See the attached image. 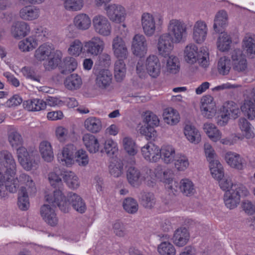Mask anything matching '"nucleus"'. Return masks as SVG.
<instances>
[{"mask_svg": "<svg viewBox=\"0 0 255 255\" xmlns=\"http://www.w3.org/2000/svg\"><path fill=\"white\" fill-rule=\"evenodd\" d=\"M76 151V146L73 144H68L62 149L61 153L58 155V161L63 165L71 166L74 162V156Z\"/></svg>", "mask_w": 255, "mask_h": 255, "instance_id": "11", "label": "nucleus"}, {"mask_svg": "<svg viewBox=\"0 0 255 255\" xmlns=\"http://www.w3.org/2000/svg\"><path fill=\"white\" fill-rule=\"evenodd\" d=\"M68 51L71 55L79 56L81 53H84V43L79 39H75L70 43Z\"/></svg>", "mask_w": 255, "mask_h": 255, "instance_id": "50", "label": "nucleus"}, {"mask_svg": "<svg viewBox=\"0 0 255 255\" xmlns=\"http://www.w3.org/2000/svg\"><path fill=\"white\" fill-rule=\"evenodd\" d=\"M55 132L57 140L60 142H65L70 136L68 129L62 126L57 127Z\"/></svg>", "mask_w": 255, "mask_h": 255, "instance_id": "59", "label": "nucleus"}, {"mask_svg": "<svg viewBox=\"0 0 255 255\" xmlns=\"http://www.w3.org/2000/svg\"><path fill=\"white\" fill-rule=\"evenodd\" d=\"M250 192L243 184H238L232 189L227 191L224 194V202L226 207L229 209L237 207L241 202V198L248 197Z\"/></svg>", "mask_w": 255, "mask_h": 255, "instance_id": "4", "label": "nucleus"}, {"mask_svg": "<svg viewBox=\"0 0 255 255\" xmlns=\"http://www.w3.org/2000/svg\"><path fill=\"white\" fill-rule=\"evenodd\" d=\"M198 52V48L196 45L190 44L187 45L184 50L186 61L191 64L196 62L197 59Z\"/></svg>", "mask_w": 255, "mask_h": 255, "instance_id": "44", "label": "nucleus"}, {"mask_svg": "<svg viewBox=\"0 0 255 255\" xmlns=\"http://www.w3.org/2000/svg\"><path fill=\"white\" fill-rule=\"evenodd\" d=\"M64 174V171H61L59 169L56 168L54 172H52L49 174L48 179L51 185L54 188H58L55 191H60L62 185V181L61 177Z\"/></svg>", "mask_w": 255, "mask_h": 255, "instance_id": "32", "label": "nucleus"}, {"mask_svg": "<svg viewBox=\"0 0 255 255\" xmlns=\"http://www.w3.org/2000/svg\"><path fill=\"white\" fill-rule=\"evenodd\" d=\"M123 207L127 212L133 214L137 212L138 205L136 200L134 199L127 198L123 202Z\"/></svg>", "mask_w": 255, "mask_h": 255, "instance_id": "57", "label": "nucleus"}, {"mask_svg": "<svg viewBox=\"0 0 255 255\" xmlns=\"http://www.w3.org/2000/svg\"><path fill=\"white\" fill-rule=\"evenodd\" d=\"M209 168L212 176L214 179H220L224 177L223 167L220 161L214 160L209 162Z\"/></svg>", "mask_w": 255, "mask_h": 255, "instance_id": "42", "label": "nucleus"}, {"mask_svg": "<svg viewBox=\"0 0 255 255\" xmlns=\"http://www.w3.org/2000/svg\"><path fill=\"white\" fill-rule=\"evenodd\" d=\"M93 23L95 31L99 34L108 36L111 33L112 27L108 19L104 16L98 15L93 19Z\"/></svg>", "mask_w": 255, "mask_h": 255, "instance_id": "10", "label": "nucleus"}, {"mask_svg": "<svg viewBox=\"0 0 255 255\" xmlns=\"http://www.w3.org/2000/svg\"><path fill=\"white\" fill-rule=\"evenodd\" d=\"M48 61L47 63L45 64V67L46 69L50 70L55 68L61 61V55L57 54L56 55L55 53L52 54V55L47 58Z\"/></svg>", "mask_w": 255, "mask_h": 255, "instance_id": "61", "label": "nucleus"}, {"mask_svg": "<svg viewBox=\"0 0 255 255\" xmlns=\"http://www.w3.org/2000/svg\"><path fill=\"white\" fill-rule=\"evenodd\" d=\"M75 25L81 30H86L89 28L91 21L88 15L81 13L76 15L74 19Z\"/></svg>", "mask_w": 255, "mask_h": 255, "instance_id": "43", "label": "nucleus"}, {"mask_svg": "<svg viewBox=\"0 0 255 255\" xmlns=\"http://www.w3.org/2000/svg\"><path fill=\"white\" fill-rule=\"evenodd\" d=\"M104 149L105 152L109 156H112L114 158L118 152L117 143L112 139H108L105 141Z\"/></svg>", "mask_w": 255, "mask_h": 255, "instance_id": "54", "label": "nucleus"}, {"mask_svg": "<svg viewBox=\"0 0 255 255\" xmlns=\"http://www.w3.org/2000/svg\"><path fill=\"white\" fill-rule=\"evenodd\" d=\"M66 9L71 11L80 10L83 6V0H63Z\"/></svg>", "mask_w": 255, "mask_h": 255, "instance_id": "56", "label": "nucleus"}, {"mask_svg": "<svg viewBox=\"0 0 255 255\" xmlns=\"http://www.w3.org/2000/svg\"><path fill=\"white\" fill-rule=\"evenodd\" d=\"M123 143L124 149L128 155L134 156L136 154L137 152V147L132 138L126 137L124 138Z\"/></svg>", "mask_w": 255, "mask_h": 255, "instance_id": "53", "label": "nucleus"}, {"mask_svg": "<svg viewBox=\"0 0 255 255\" xmlns=\"http://www.w3.org/2000/svg\"><path fill=\"white\" fill-rule=\"evenodd\" d=\"M200 110L202 115L207 119L214 117L217 107L214 98L210 95L202 97L200 100Z\"/></svg>", "mask_w": 255, "mask_h": 255, "instance_id": "9", "label": "nucleus"}, {"mask_svg": "<svg viewBox=\"0 0 255 255\" xmlns=\"http://www.w3.org/2000/svg\"><path fill=\"white\" fill-rule=\"evenodd\" d=\"M189 161L188 157L184 155H180L174 162L175 168L178 171H184L189 166Z\"/></svg>", "mask_w": 255, "mask_h": 255, "instance_id": "55", "label": "nucleus"}, {"mask_svg": "<svg viewBox=\"0 0 255 255\" xmlns=\"http://www.w3.org/2000/svg\"><path fill=\"white\" fill-rule=\"evenodd\" d=\"M141 24L144 32L147 36L153 34L155 30V23L152 15L144 13L141 17Z\"/></svg>", "mask_w": 255, "mask_h": 255, "instance_id": "22", "label": "nucleus"}, {"mask_svg": "<svg viewBox=\"0 0 255 255\" xmlns=\"http://www.w3.org/2000/svg\"><path fill=\"white\" fill-rule=\"evenodd\" d=\"M190 239L188 230L184 227L177 229L174 233L173 242L176 246L182 247L186 245Z\"/></svg>", "mask_w": 255, "mask_h": 255, "instance_id": "18", "label": "nucleus"}, {"mask_svg": "<svg viewBox=\"0 0 255 255\" xmlns=\"http://www.w3.org/2000/svg\"><path fill=\"white\" fill-rule=\"evenodd\" d=\"M238 127L243 135L247 139H252L255 137V128L248 120L241 118L238 120Z\"/></svg>", "mask_w": 255, "mask_h": 255, "instance_id": "25", "label": "nucleus"}, {"mask_svg": "<svg viewBox=\"0 0 255 255\" xmlns=\"http://www.w3.org/2000/svg\"><path fill=\"white\" fill-rule=\"evenodd\" d=\"M39 9L34 6H25L19 12L20 16L26 20H32L39 16Z\"/></svg>", "mask_w": 255, "mask_h": 255, "instance_id": "33", "label": "nucleus"}, {"mask_svg": "<svg viewBox=\"0 0 255 255\" xmlns=\"http://www.w3.org/2000/svg\"><path fill=\"white\" fill-rule=\"evenodd\" d=\"M105 43L100 37L96 36L84 42V53L88 56H97L102 53Z\"/></svg>", "mask_w": 255, "mask_h": 255, "instance_id": "7", "label": "nucleus"}, {"mask_svg": "<svg viewBox=\"0 0 255 255\" xmlns=\"http://www.w3.org/2000/svg\"><path fill=\"white\" fill-rule=\"evenodd\" d=\"M83 141L87 150L90 153L98 152L100 143L96 137L90 133H86L83 136Z\"/></svg>", "mask_w": 255, "mask_h": 255, "instance_id": "28", "label": "nucleus"}, {"mask_svg": "<svg viewBox=\"0 0 255 255\" xmlns=\"http://www.w3.org/2000/svg\"><path fill=\"white\" fill-rule=\"evenodd\" d=\"M228 24V14L225 10H220L215 15L214 20L213 28L218 33L221 31L220 28L226 26Z\"/></svg>", "mask_w": 255, "mask_h": 255, "instance_id": "38", "label": "nucleus"}, {"mask_svg": "<svg viewBox=\"0 0 255 255\" xmlns=\"http://www.w3.org/2000/svg\"><path fill=\"white\" fill-rule=\"evenodd\" d=\"M178 189L185 196L190 197L196 193V187L189 178H184L180 180Z\"/></svg>", "mask_w": 255, "mask_h": 255, "instance_id": "20", "label": "nucleus"}, {"mask_svg": "<svg viewBox=\"0 0 255 255\" xmlns=\"http://www.w3.org/2000/svg\"><path fill=\"white\" fill-rule=\"evenodd\" d=\"M21 71L22 75L26 78L39 82L40 77L36 74L34 70L32 68L25 66L21 69Z\"/></svg>", "mask_w": 255, "mask_h": 255, "instance_id": "62", "label": "nucleus"}, {"mask_svg": "<svg viewBox=\"0 0 255 255\" xmlns=\"http://www.w3.org/2000/svg\"><path fill=\"white\" fill-rule=\"evenodd\" d=\"M109 170L110 174L114 177H119L122 173L123 169V163L120 160H116L112 158L110 161Z\"/></svg>", "mask_w": 255, "mask_h": 255, "instance_id": "49", "label": "nucleus"}, {"mask_svg": "<svg viewBox=\"0 0 255 255\" xmlns=\"http://www.w3.org/2000/svg\"><path fill=\"white\" fill-rule=\"evenodd\" d=\"M85 128L92 133H98L102 129V125L100 119L96 117H89L84 122Z\"/></svg>", "mask_w": 255, "mask_h": 255, "instance_id": "39", "label": "nucleus"}, {"mask_svg": "<svg viewBox=\"0 0 255 255\" xmlns=\"http://www.w3.org/2000/svg\"><path fill=\"white\" fill-rule=\"evenodd\" d=\"M141 202L145 208H152L155 204L154 196L151 193H144L141 196Z\"/></svg>", "mask_w": 255, "mask_h": 255, "instance_id": "63", "label": "nucleus"}, {"mask_svg": "<svg viewBox=\"0 0 255 255\" xmlns=\"http://www.w3.org/2000/svg\"><path fill=\"white\" fill-rule=\"evenodd\" d=\"M164 237L160 238V255H175L174 246L168 241H164Z\"/></svg>", "mask_w": 255, "mask_h": 255, "instance_id": "52", "label": "nucleus"}, {"mask_svg": "<svg viewBox=\"0 0 255 255\" xmlns=\"http://www.w3.org/2000/svg\"><path fill=\"white\" fill-rule=\"evenodd\" d=\"M45 200L53 206H57L64 213H67L70 209L71 205L74 209L80 213H84L87 209L83 199L78 195L72 192L69 193L67 198L60 191L53 192V195H46Z\"/></svg>", "mask_w": 255, "mask_h": 255, "instance_id": "1", "label": "nucleus"}, {"mask_svg": "<svg viewBox=\"0 0 255 255\" xmlns=\"http://www.w3.org/2000/svg\"><path fill=\"white\" fill-rule=\"evenodd\" d=\"M96 75V83L100 88H106L112 82V74L108 69H101Z\"/></svg>", "mask_w": 255, "mask_h": 255, "instance_id": "26", "label": "nucleus"}, {"mask_svg": "<svg viewBox=\"0 0 255 255\" xmlns=\"http://www.w3.org/2000/svg\"><path fill=\"white\" fill-rule=\"evenodd\" d=\"M37 45L36 40L33 37L29 36L20 41L18 43L19 48L22 51H29L34 49Z\"/></svg>", "mask_w": 255, "mask_h": 255, "instance_id": "47", "label": "nucleus"}, {"mask_svg": "<svg viewBox=\"0 0 255 255\" xmlns=\"http://www.w3.org/2000/svg\"><path fill=\"white\" fill-rule=\"evenodd\" d=\"M183 132L187 140L191 143L198 144L201 139L200 132L193 125L186 124L184 127Z\"/></svg>", "mask_w": 255, "mask_h": 255, "instance_id": "19", "label": "nucleus"}, {"mask_svg": "<svg viewBox=\"0 0 255 255\" xmlns=\"http://www.w3.org/2000/svg\"><path fill=\"white\" fill-rule=\"evenodd\" d=\"M141 153L144 159L150 162H156L159 159V148L151 141L142 147Z\"/></svg>", "mask_w": 255, "mask_h": 255, "instance_id": "15", "label": "nucleus"}, {"mask_svg": "<svg viewBox=\"0 0 255 255\" xmlns=\"http://www.w3.org/2000/svg\"><path fill=\"white\" fill-rule=\"evenodd\" d=\"M197 61L202 67H206L209 64V49L206 47H202L198 52Z\"/></svg>", "mask_w": 255, "mask_h": 255, "instance_id": "51", "label": "nucleus"}, {"mask_svg": "<svg viewBox=\"0 0 255 255\" xmlns=\"http://www.w3.org/2000/svg\"><path fill=\"white\" fill-rule=\"evenodd\" d=\"M242 48L247 55H254L255 53V38L250 33L246 34L242 41Z\"/></svg>", "mask_w": 255, "mask_h": 255, "instance_id": "37", "label": "nucleus"}, {"mask_svg": "<svg viewBox=\"0 0 255 255\" xmlns=\"http://www.w3.org/2000/svg\"><path fill=\"white\" fill-rule=\"evenodd\" d=\"M131 49L134 55L143 57L147 51V45L145 37L140 34H135L133 38Z\"/></svg>", "mask_w": 255, "mask_h": 255, "instance_id": "12", "label": "nucleus"}, {"mask_svg": "<svg viewBox=\"0 0 255 255\" xmlns=\"http://www.w3.org/2000/svg\"><path fill=\"white\" fill-rule=\"evenodd\" d=\"M82 84V80L77 74H72L67 77L64 81L65 87L70 90L79 88Z\"/></svg>", "mask_w": 255, "mask_h": 255, "instance_id": "45", "label": "nucleus"}, {"mask_svg": "<svg viewBox=\"0 0 255 255\" xmlns=\"http://www.w3.org/2000/svg\"><path fill=\"white\" fill-rule=\"evenodd\" d=\"M113 50L115 56L119 59H125L127 58L128 51L124 40L118 36L113 41Z\"/></svg>", "mask_w": 255, "mask_h": 255, "instance_id": "17", "label": "nucleus"}, {"mask_svg": "<svg viewBox=\"0 0 255 255\" xmlns=\"http://www.w3.org/2000/svg\"><path fill=\"white\" fill-rule=\"evenodd\" d=\"M224 158L231 167L236 169L242 170L246 166L245 159L236 152L228 151L225 154Z\"/></svg>", "mask_w": 255, "mask_h": 255, "instance_id": "14", "label": "nucleus"}, {"mask_svg": "<svg viewBox=\"0 0 255 255\" xmlns=\"http://www.w3.org/2000/svg\"><path fill=\"white\" fill-rule=\"evenodd\" d=\"M23 107L28 111H40L46 108V104L43 100L33 99L24 101Z\"/></svg>", "mask_w": 255, "mask_h": 255, "instance_id": "31", "label": "nucleus"}, {"mask_svg": "<svg viewBox=\"0 0 255 255\" xmlns=\"http://www.w3.org/2000/svg\"><path fill=\"white\" fill-rule=\"evenodd\" d=\"M241 207L243 210L248 215H252L255 213V205L250 200H245L243 201Z\"/></svg>", "mask_w": 255, "mask_h": 255, "instance_id": "64", "label": "nucleus"}, {"mask_svg": "<svg viewBox=\"0 0 255 255\" xmlns=\"http://www.w3.org/2000/svg\"><path fill=\"white\" fill-rule=\"evenodd\" d=\"M107 15L113 21L120 23L125 19V9L121 5L111 4L106 8Z\"/></svg>", "mask_w": 255, "mask_h": 255, "instance_id": "16", "label": "nucleus"}, {"mask_svg": "<svg viewBox=\"0 0 255 255\" xmlns=\"http://www.w3.org/2000/svg\"><path fill=\"white\" fill-rule=\"evenodd\" d=\"M231 60L233 69L238 72L245 71L248 68V62L245 54L240 49L234 50L231 53Z\"/></svg>", "mask_w": 255, "mask_h": 255, "instance_id": "8", "label": "nucleus"}, {"mask_svg": "<svg viewBox=\"0 0 255 255\" xmlns=\"http://www.w3.org/2000/svg\"><path fill=\"white\" fill-rule=\"evenodd\" d=\"M11 33L15 38L25 37L30 31L29 25L24 21H17L11 27Z\"/></svg>", "mask_w": 255, "mask_h": 255, "instance_id": "24", "label": "nucleus"}, {"mask_svg": "<svg viewBox=\"0 0 255 255\" xmlns=\"http://www.w3.org/2000/svg\"><path fill=\"white\" fill-rule=\"evenodd\" d=\"M74 158L79 165L85 166L89 163V157L87 152L83 149L76 151Z\"/></svg>", "mask_w": 255, "mask_h": 255, "instance_id": "58", "label": "nucleus"}, {"mask_svg": "<svg viewBox=\"0 0 255 255\" xmlns=\"http://www.w3.org/2000/svg\"><path fill=\"white\" fill-rule=\"evenodd\" d=\"M127 175L129 183L133 187L139 186L143 180L139 171L134 167L129 168Z\"/></svg>", "mask_w": 255, "mask_h": 255, "instance_id": "40", "label": "nucleus"}, {"mask_svg": "<svg viewBox=\"0 0 255 255\" xmlns=\"http://www.w3.org/2000/svg\"><path fill=\"white\" fill-rule=\"evenodd\" d=\"M77 65V60L74 58L71 57H66L63 60L62 73L67 74L71 73L76 69Z\"/></svg>", "mask_w": 255, "mask_h": 255, "instance_id": "48", "label": "nucleus"}, {"mask_svg": "<svg viewBox=\"0 0 255 255\" xmlns=\"http://www.w3.org/2000/svg\"><path fill=\"white\" fill-rule=\"evenodd\" d=\"M165 48L166 47L160 45V60L162 63V71L167 74H176L180 69L179 59L171 54L172 50L166 52Z\"/></svg>", "mask_w": 255, "mask_h": 255, "instance_id": "6", "label": "nucleus"}, {"mask_svg": "<svg viewBox=\"0 0 255 255\" xmlns=\"http://www.w3.org/2000/svg\"><path fill=\"white\" fill-rule=\"evenodd\" d=\"M143 121L144 125L140 127V133L148 140H154L156 136V131L154 127L158 126L159 123L158 117L153 113L146 111L143 115Z\"/></svg>", "mask_w": 255, "mask_h": 255, "instance_id": "5", "label": "nucleus"}, {"mask_svg": "<svg viewBox=\"0 0 255 255\" xmlns=\"http://www.w3.org/2000/svg\"><path fill=\"white\" fill-rule=\"evenodd\" d=\"M192 38L197 43L201 44L206 40L208 27L206 22L203 20L197 21L193 27Z\"/></svg>", "mask_w": 255, "mask_h": 255, "instance_id": "13", "label": "nucleus"}, {"mask_svg": "<svg viewBox=\"0 0 255 255\" xmlns=\"http://www.w3.org/2000/svg\"><path fill=\"white\" fill-rule=\"evenodd\" d=\"M159 59L157 56L152 55L146 59V68L150 76L155 78L159 75Z\"/></svg>", "mask_w": 255, "mask_h": 255, "instance_id": "27", "label": "nucleus"}, {"mask_svg": "<svg viewBox=\"0 0 255 255\" xmlns=\"http://www.w3.org/2000/svg\"><path fill=\"white\" fill-rule=\"evenodd\" d=\"M54 54V47L52 44L44 43L40 45L35 51V58L40 61L49 58Z\"/></svg>", "mask_w": 255, "mask_h": 255, "instance_id": "21", "label": "nucleus"}, {"mask_svg": "<svg viewBox=\"0 0 255 255\" xmlns=\"http://www.w3.org/2000/svg\"><path fill=\"white\" fill-rule=\"evenodd\" d=\"M203 129L209 138L213 142H217L222 138V132L213 124H205Z\"/></svg>", "mask_w": 255, "mask_h": 255, "instance_id": "35", "label": "nucleus"}, {"mask_svg": "<svg viewBox=\"0 0 255 255\" xmlns=\"http://www.w3.org/2000/svg\"><path fill=\"white\" fill-rule=\"evenodd\" d=\"M217 180L219 181V185L220 188L225 192L232 189L235 185L241 184V183H233L231 178L227 176L223 177L220 179H217Z\"/></svg>", "mask_w": 255, "mask_h": 255, "instance_id": "60", "label": "nucleus"}, {"mask_svg": "<svg viewBox=\"0 0 255 255\" xmlns=\"http://www.w3.org/2000/svg\"><path fill=\"white\" fill-rule=\"evenodd\" d=\"M232 67L231 59L227 56H222L218 60L217 70L220 75H228L231 71Z\"/></svg>", "mask_w": 255, "mask_h": 255, "instance_id": "29", "label": "nucleus"}, {"mask_svg": "<svg viewBox=\"0 0 255 255\" xmlns=\"http://www.w3.org/2000/svg\"><path fill=\"white\" fill-rule=\"evenodd\" d=\"M63 180L67 186L71 189H76L79 186L78 177L71 171H64Z\"/></svg>", "mask_w": 255, "mask_h": 255, "instance_id": "46", "label": "nucleus"}, {"mask_svg": "<svg viewBox=\"0 0 255 255\" xmlns=\"http://www.w3.org/2000/svg\"><path fill=\"white\" fill-rule=\"evenodd\" d=\"M40 214L45 222L48 223H56L58 221L55 211L48 205H43L40 209Z\"/></svg>", "mask_w": 255, "mask_h": 255, "instance_id": "36", "label": "nucleus"}, {"mask_svg": "<svg viewBox=\"0 0 255 255\" xmlns=\"http://www.w3.org/2000/svg\"><path fill=\"white\" fill-rule=\"evenodd\" d=\"M39 151L43 159L47 162H51L54 158L52 146L47 141H42L39 145Z\"/></svg>", "mask_w": 255, "mask_h": 255, "instance_id": "41", "label": "nucleus"}, {"mask_svg": "<svg viewBox=\"0 0 255 255\" xmlns=\"http://www.w3.org/2000/svg\"><path fill=\"white\" fill-rule=\"evenodd\" d=\"M167 29L168 33L160 36V45L166 47V52L172 50L173 43H180L187 32L186 25L183 21L176 19L169 21Z\"/></svg>", "mask_w": 255, "mask_h": 255, "instance_id": "3", "label": "nucleus"}, {"mask_svg": "<svg viewBox=\"0 0 255 255\" xmlns=\"http://www.w3.org/2000/svg\"><path fill=\"white\" fill-rule=\"evenodd\" d=\"M232 42L231 35L226 32H221L218 38L217 46L218 49L222 51H228Z\"/></svg>", "mask_w": 255, "mask_h": 255, "instance_id": "34", "label": "nucleus"}, {"mask_svg": "<svg viewBox=\"0 0 255 255\" xmlns=\"http://www.w3.org/2000/svg\"><path fill=\"white\" fill-rule=\"evenodd\" d=\"M175 148L170 144H164L160 148V159L166 164H170L174 160Z\"/></svg>", "mask_w": 255, "mask_h": 255, "instance_id": "30", "label": "nucleus"}, {"mask_svg": "<svg viewBox=\"0 0 255 255\" xmlns=\"http://www.w3.org/2000/svg\"><path fill=\"white\" fill-rule=\"evenodd\" d=\"M162 118L164 123L172 126L177 125L180 120L178 112L172 108H167L163 110Z\"/></svg>", "mask_w": 255, "mask_h": 255, "instance_id": "23", "label": "nucleus"}, {"mask_svg": "<svg viewBox=\"0 0 255 255\" xmlns=\"http://www.w3.org/2000/svg\"><path fill=\"white\" fill-rule=\"evenodd\" d=\"M8 141L13 148H16L18 161L22 167L26 170L36 169L39 163V157L34 151H27L23 147L19 146L22 143L21 135L17 131L10 132Z\"/></svg>", "mask_w": 255, "mask_h": 255, "instance_id": "2", "label": "nucleus"}]
</instances>
